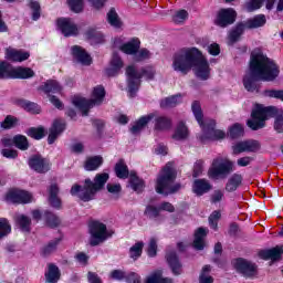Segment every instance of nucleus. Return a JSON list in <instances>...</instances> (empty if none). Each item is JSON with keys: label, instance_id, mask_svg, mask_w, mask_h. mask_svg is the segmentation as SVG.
Here are the masks:
<instances>
[{"label": "nucleus", "instance_id": "1", "mask_svg": "<svg viewBox=\"0 0 283 283\" xmlns=\"http://www.w3.org/2000/svg\"><path fill=\"white\" fill-rule=\"evenodd\" d=\"M280 76V67L262 51L254 50L250 60V73L243 77V85L247 92H260L256 81L271 82Z\"/></svg>", "mask_w": 283, "mask_h": 283}, {"label": "nucleus", "instance_id": "2", "mask_svg": "<svg viewBox=\"0 0 283 283\" xmlns=\"http://www.w3.org/2000/svg\"><path fill=\"white\" fill-rule=\"evenodd\" d=\"M275 117L274 129L277 134L283 133V111L275 106L264 107L263 105L256 104L251 113V119H248L247 125L253 132L262 129L266 125V119Z\"/></svg>", "mask_w": 283, "mask_h": 283}, {"label": "nucleus", "instance_id": "3", "mask_svg": "<svg viewBox=\"0 0 283 283\" xmlns=\"http://www.w3.org/2000/svg\"><path fill=\"white\" fill-rule=\"evenodd\" d=\"M107 180H109V175L107 172L97 174L94 181L85 179L83 187L74 185L71 188V195L76 196L80 200H83V202H90V200H94L96 193L105 187Z\"/></svg>", "mask_w": 283, "mask_h": 283}, {"label": "nucleus", "instance_id": "4", "mask_svg": "<svg viewBox=\"0 0 283 283\" xmlns=\"http://www.w3.org/2000/svg\"><path fill=\"white\" fill-rule=\"evenodd\" d=\"M191 109L197 123L202 129V134L199 136L201 143H207V140H222L224 138V132L216 129V120L205 119L202 122V108L199 102H193Z\"/></svg>", "mask_w": 283, "mask_h": 283}, {"label": "nucleus", "instance_id": "5", "mask_svg": "<svg viewBox=\"0 0 283 283\" xmlns=\"http://www.w3.org/2000/svg\"><path fill=\"white\" fill-rule=\"evenodd\" d=\"M176 181V168L172 163L166 164L157 177L156 191L164 196L169 193H176L182 189L180 184H174Z\"/></svg>", "mask_w": 283, "mask_h": 283}, {"label": "nucleus", "instance_id": "6", "mask_svg": "<svg viewBox=\"0 0 283 283\" xmlns=\"http://www.w3.org/2000/svg\"><path fill=\"white\" fill-rule=\"evenodd\" d=\"M198 56H200L198 48H184L177 51L172 56V70L180 74H189Z\"/></svg>", "mask_w": 283, "mask_h": 283}, {"label": "nucleus", "instance_id": "7", "mask_svg": "<svg viewBox=\"0 0 283 283\" xmlns=\"http://www.w3.org/2000/svg\"><path fill=\"white\" fill-rule=\"evenodd\" d=\"M103 101H105V87L98 85L93 88L91 99L85 97L75 96L73 97V105L82 112V116H87V113L92 107L96 105H102Z\"/></svg>", "mask_w": 283, "mask_h": 283}, {"label": "nucleus", "instance_id": "8", "mask_svg": "<svg viewBox=\"0 0 283 283\" xmlns=\"http://www.w3.org/2000/svg\"><path fill=\"white\" fill-rule=\"evenodd\" d=\"M126 76L128 81V93L132 98L136 96V92H138V87L140 86V78L145 76L148 81H151L154 76H156V70L154 67L148 66L140 72L136 71L134 65H129L126 67Z\"/></svg>", "mask_w": 283, "mask_h": 283}, {"label": "nucleus", "instance_id": "9", "mask_svg": "<svg viewBox=\"0 0 283 283\" xmlns=\"http://www.w3.org/2000/svg\"><path fill=\"white\" fill-rule=\"evenodd\" d=\"M90 231V244L91 247H98L103 244L107 238H112V233L107 231V226L99 221H93L88 226Z\"/></svg>", "mask_w": 283, "mask_h": 283}, {"label": "nucleus", "instance_id": "10", "mask_svg": "<svg viewBox=\"0 0 283 283\" xmlns=\"http://www.w3.org/2000/svg\"><path fill=\"white\" fill-rule=\"evenodd\" d=\"M233 166L231 163L222 157L213 159L211 167L208 170L209 178L218 180L220 178H227L231 174Z\"/></svg>", "mask_w": 283, "mask_h": 283}, {"label": "nucleus", "instance_id": "11", "mask_svg": "<svg viewBox=\"0 0 283 283\" xmlns=\"http://www.w3.org/2000/svg\"><path fill=\"white\" fill-rule=\"evenodd\" d=\"M192 70L197 78H200V81H208L211 76V67H209V62L205 55H202L201 51H199V56L193 62Z\"/></svg>", "mask_w": 283, "mask_h": 283}, {"label": "nucleus", "instance_id": "12", "mask_svg": "<svg viewBox=\"0 0 283 283\" xmlns=\"http://www.w3.org/2000/svg\"><path fill=\"white\" fill-rule=\"evenodd\" d=\"M114 48L124 52V54H129L135 56L136 52L140 50V40L134 38L130 41L123 43V39L116 38L114 40Z\"/></svg>", "mask_w": 283, "mask_h": 283}, {"label": "nucleus", "instance_id": "13", "mask_svg": "<svg viewBox=\"0 0 283 283\" xmlns=\"http://www.w3.org/2000/svg\"><path fill=\"white\" fill-rule=\"evenodd\" d=\"M235 17H238V13L235 12V10L231 8L221 9L218 12L214 23L216 25H219V28H227V25H231L235 23Z\"/></svg>", "mask_w": 283, "mask_h": 283}, {"label": "nucleus", "instance_id": "14", "mask_svg": "<svg viewBox=\"0 0 283 283\" xmlns=\"http://www.w3.org/2000/svg\"><path fill=\"white\" fill-rule=\"evenodd\" d=\"M57 29L64 36H76L78 34V27L70 18L57 19Z\"/></svg>", "mask_w": 283, "mask_h": 283}, {"label": "nucleus", "instance_id": "15", "mask_svg": "<svg viewBox=\"0 0 283 283\" xmlns=\"http://www.w3.org/2000/svg\"><path fill=\"white\" fill-rule=\"evenodd\" d=\"M259 149H260V142L253 140V139L239 142L232 146V151L235 156H238V154L255 153V151H259Z\"/></svg>", "mask_w": 283, "mask_h": 283}, {"label": "nucleus", "instance_id": "16", "mask_svg": "<svg viewBox=\"0 0 283 283\" xmlns=\"http://www.w3.org/2000/svg\"><path fill=\"white\" fill-rule=\"evenodd\" d=\"M234 268L245 277H253V275L258 274V265L244 259H237L234 262Z\"/></svg>", "mask_w": 283, "mask_h": 283}, {"label": "nucleus", "instance_id": "17", "mask_svg": "<svg viewBox=\"0 0 283 283\" xmlns=\"http://www.w3.org/2000/svg\"><path fill=\"white\" fill-rule=\"evenodd\" d=\"M7 200L13 205H28L32 202V193L25 190H11L7 195Z\"/></svg>", "mask_w": 283, "mask_h": 283}, {"label": "nucleus", "instance_id": "18", "mask_svg": "<svg viewBox=\"0 0 283 283\" xmlns=\"http://www.w3.org/2000/svg\"><path fill=\"white\" fill-rule=\"evenodd\" d=\"M29 167L38 174L50 171V163L41 156H33L29 159Z\"/></svg>", "mask_w": 283, "mask_h": 283}, {"label": "nucleus", "instance_id": "19", "mask_svg": "<svg viewBox=\"0 0 283 283\" xmlns=\"http://www.w3.org/2000/svg\"><path fill=\"white\" fill-rule=\"evenodd\" d=\"M65 120L55 119L49 130L48 143L53 145V143L65 132Z\"/></svg>", "mask_w": 283, "mask_h": 283}, {"label": "nucleus", "instance_id": "20", "mask_svg": "<svg viewBox=\"0 0 283 283\" xmlns=\"http://www.w3.org/2000/svg\"><path fill=\"white\" fill-rule=\"evenodd\" d=\"M123 67H125L123 59H120V55L117 53H114L111 59L109 66L105 70V74L106 76H116Z\"/></svg>", "mask_w": 283, "mask_h": 283}, {"label": "nucleus", "instance_id": "21", "mask_svg": "<svg viewBox=\"0 0 283 283\" xmlns=\"http://www.w3.org/2000/svg\"><path fill=\"white\" fill-rule=\"evenodd\" d=\"M71 52L77 63H81L82 65H92V56H90V54H87V52L80 45L72 46Z\"/></svg>", "mask_w": 283, "mask_h": 283}, {"label": "nucleus", "instance_id": "22", "mask_svg": "<svg viewBox=\"0 0 283 283\" xmlns=\"http://www.w3.org/2000/svg\"><path fill=\"white\" fill-rule=\"evenodd\" d=\"M283 254V245H276L275 248L269 250H262L259 252V256L261 260H272L275 262L282 258Z\"/></svg>", "mask_w": 283, "mask_h": 283}, {"label": "nucleus", "instance_id": "23", "mask_svg": "<svg viewBox=\"0 0 283 283\" xmlns=\"http://www.w3.org/2000/svg\"><path fill=\"white\" fill-rule=\"evenodd\" d=\"M6 59L15 63H22V61H28L30 59V53L9 48L6 50Z\"/></svg>", "mask_w": 283, "mask_h": 283}, {"label": "nucleus", "instance_id": "24", "mask_svg": "<svg viewBox=\"0 0 283 283\" xmlns=\"http://www.w3.org/2000/svg\"><path fill=\"white\" fill-rule=\"evenodd\" d=\"M97 10L105 6V0H88ZM73 12H83V0H67Z\"/></svg>", "mask_w": 283, "mask_h": 283}, {"label": "nucleus", "instance_id": "25", "mask_svg": "<svg viewBox=\"0 0 283 283\" xmlns=\"http://www.w3.org/2000/svg\"><path fill=\"white\" fill-rule=\"evenodd\" d=\"M34 71L28 67H12L9 69V78H32Z\"/></svg>", "mask_w": 283, "mask_h": 283}, {"label": "nucleus", "instance_id": "26", "mask_svg": "<svg viewBox=\"0 0 283 283\" xmlns=\"http://www.w3.org/2000/svg\"><path fill=\"white\" fill-rule=\"evenodd\" d=\"M211 189L212 186L207 179H197L193 181L192 191L196 196H205V193H209Z\"/></svg>", "mask_w": 283, "mask_h": 283}, {"label": "nucleus", "instance_id": "27", "mask_svg": "<svg viewBox=\"0 0 283 283\" xmlns=\"http://www.w3.org/2000/svg\"><path fill=\"white\" fill-rule=\"evenodd\" d=\"M44 275L45 282L57 283L61 280V270L54 263H50Z\"/></svg>", "mask_w": 283, "mask_h": 283}, {"label": "nucleus", "instance_id": "28", "mask_svg": "<svg viewBox=\"0 0 283 283\" xmlns=\"http://www.w3.org/2000/svg\"><path fill=\"white\" fill-rule=\"evenodd\" d=\"M166 260L174 275H180V273H182V265L180 264V261H178V256L176 255V252L167 253Z\"/></svg>", "mask_w": 283, "mask_h": 283}, {"label": "nucleus", "instance_id": "29", "mask_svg": "<svg viewBox=\"0 0 283 283\" xmlns=\"http://www.w3.org/2000/svg\"><path fill=\"white\" fill-rule=\"evenodd\" d=\"M155 115L154 114H149L146 116L140 117L130 128L132 134L136 135V134H140L142 130L145 129V127H147V124L150 120H154Z\"/></svg>", "mask_w": 283, "mask_h": 283}, {"label": "nucleus", "instance_id": "30", "mask_svg": "<svg viewBox=\"0 0 283 283\" xmlns=\"http://www.w3.org/2000/svg\"><path fill=\"white\" fill-rule=\"evenodd\" d=\"M171 118L163 115H158L155 117V130L156 132H167V129H171Z\"/></svg>", "mask_w": 283, "mask_h": 283}, {"label": "nucleus", "instance_id": "31", "mask_svg": "<svg viewBox=\"0 0 283 283\" xmlns=\"http://www.w3.org/2000/svg\"><path fill=\"white\" fill-rule=\"evenodd\" d=\"M207 233H209V230L205 228H199L195 232L193 247L197 251H202V249H205V238H207Z\"/></svg>", "mask_w": 283, "mask_h": 283}, {"label": "nucleus", "instance_id": "32", "mask_svg": "<svg viewBox=\"0 0 283 283\" xmlns=\"http://www.w3.org/2000/svg\"><path fill=\"white\" fill-rule=\"evenodd\" d=\"M49 202L55 209H61V199H59V186L56 184L51 185L49 188Z\"/></svg>", "mask_w": 283, "mask_h": 283}, {"label": "nucleus", "instance_id": "33", "mask_svg": "<svg viewBox=\"0 0 283 283\" xmlns=\"http://www.w3.org/2000/svg\"><path fill=\"white\" fill-rule=\"evenodd\" d=\"M182 103V95H175L170 97H166L160 102V107L163 109H171V107H176Z\"/></svg>", "mask_w": 283, "mask_h": 283}, {"label": "nucleus", "instance_id": "34", "mask_svg": "<svg viewBox=\"0 0 283 283\" xmlns=\"http://www.w3.org/2000/svg\"><path fill=\"white\" fill-rule=\"evenodd\" d=\"M266 23V17L264 14L255 15L254 18L249 19L245 24V28H249L250 30H253L255 28H262V25H265Z\"/></svg>", "mask_w": 283, "mask_h": 283}, {"label": "nucleus", "instance_id": "35", "mask_svg": "<svg viewBox=\"0 0 283 283\" xmlns=\"http://www.w3.org/2000/svg\"><path fill=\"white\" fill-rule=\"evenodd\" d=\"M107 22L112 28L120 29L123 28V20H120V17L116 12V9H111L107 13Z\"/></svg>", "mask_w": 283, "mask_h": 283}, {"label": "nucleus", "instance_id": "36", "mask_svg": "<svg viewBox=\"0 0 283 283\" xmlns=\"http://www.w3.org/2000/svg\"><path fill=\"white\" fill-rule=\"evenodd\" d=\"M174 140H187L189 138V129L185 125V123H179L172 135Z\"/></svg>", "mask_w": 283, "mask_h": 283}, {"label": "nucleus", "instance_id": "37", "mask_svg": "<svg viewBox=\"0 0 283 283\" xmlns=\"http://www.w3.org/2000/svg\"><path fill=\"white\" fill-rule=\"evenodd\" d=\"M146 283H174V281L163 277L161 271H155L146 277Z\"/></svg>", "mask_w": 283, "mask_h": 283}, {"label": "nucleus", "instance_id": "38", "mask_svg": "<svg viewBox=\"0 0 283 283\" xmlns=\"http://www.w3.org/2000/svg\"><path fill=\"white\" fill-rule=\"evenodd\" d=\"M43 92H45V94H59V92H61V90H63V87L61 86V84H59V82L54 81V80H49L43 86H42Z\"/></svg>", "mask_w": 283, "mask_h": 283}, {"label": "nucleus", "instance_id": "39", "mask_svg": "<svg viewBox=\"0 0 283 283\" xmlns=\"http://www.w3.org/2000/svg\"><path fill=\"white\" fill-rule=\"evenodd\" d=\"M102 165H103V157L95 156L86 159L84 167L86 171H96V169Z\"/></svg>", "mask_w": 283, "mask_h": 283}, {"label": "nucleus", "instance_id": "40", "mask_svg": "<svg viewBox=\"0 0 283 283\" xmlns=\"http://www.w3.org/2000/svg\"><path fill=\"white\" fill-rule=\"evenodd\" d=\"M15 103L19 107H22L27 112H32L33 114H39V112H41L36 103L25 99H18Z\"/></svg>", "mask_w": 283, "mask_h": 283}, {"label": "nucleus", "instance_id": "41", "mask_svg": "<svg viewBox=\"0 0 283 283\" xmlns=\"http://www.w3.org/2000/svg\"><path fill=\"white\" fill-rule=\"evenodd\" d=\"M242 185V175L234 174L226 185V191H235Z\"/></svg>", "mask_w": 283, "mask_h": 283}, {"label": "nucleus", "instance_id": "42", "mask_svg": "<svg viewBox=\"0 0 283 283\" xmlns=\"http://www.w3.org/2000/svg\"><path fill=\"white\" fill-rule=\"evenodd\" d=\"M13 145L21 151H27L30 148V143H28V137L23 135H15L13 137Z\"/></svg>", "mask_w": 283, "mask_h": 283}, {"label": "nucleus", "instance_id": "43", "mask_svg": "<svg viewBox=\"0 0 283 283\" xmlns=\"http://www.w3.org/2000/svg\"><path fill=\"white\" fill-rule=\"evenodd\" d=\"M144 247H145V243L143 241H138L134 245H132L129 249V258H132V260H135V261L138 260V258L143 255Z\"/></svg>", "mask_w": 283, "mask_h": 283}, {"label": "nucleus", "instance_id": "44", "mask_svg": "<svg viewBox=\"0 0 283 283\" xmlns=\"http://www.w3.org/2000/svg\"><path fill=\"white\" fill-rule=\"evenodd\" d=\"M115 174L117 178H129V169H127V165L124 160H119L115 166Z\"/></svg>", "mask_w": 283, "mask_h": 283}, {"label": "nucleus", "instance_id": "45", "mask_svg": "<svg viewBox=\"0 0 283 283\" xmlns=\"http://www.w3.org/2000/svg\"><path fill=\"white\" fill-rule=\"evenodd\" d=\"M59 242H61V239H54L50 241L46 245L42 248V251H41L42 255H44V258H48V255H52V253L56 251L59 247Z\"/></svg>", "mask_w": 283, "mask_h": 283}, {"label": "nucleus", "instance_id": "46", "mask_svg": "<svg viewBox=\"0 0 283 283\" xmlns=\"http://www.w3.org/2000/svg\"><path fill=\"white\" fill-rule=\"evenodd\" d=\"M130 186L137 193H140L145 189V181L136 176V174L130 172Z\"/></svg>", "mask_w": 283, "mask_h": 283}, {"label": "nucleus", "instance_id": "47", "mask_svg": "<svg viewBox=\"0 0 283 283\" xmlns=\"http://www.w3.org/2000/svg\"><path fill=\"white\" fill-rule=\"evenodd\" d=\"M86 36L92 40V43H105V35L94 29L88 30Z\"/></svg>", "mask_w": 283, "mask_h": 283}, {"label": "nucleus", "instance_id": "48", "mask_svg": "<svg viewBox=\"0 0 283 283\" xmlns=\"http://www.w3.org/2000/svg\"><path fill=\"white\" fill-rule=\"evenodd\" d=\"M228 136H230V138H240L241 136H244V126L239 123L232 125L229 129Z\"/></svg>", "mask_w": 283, "mask_h": 283}, {"label": "nucleus", "instance_id": "49", "mask_svg": "<svg viewBox=\"0 0 283 283\" xmlns=\"http://www.w3.org/2000/svg\"><path fill=\"white\" fill-rule=\"evenodd\" d=\"M133 59L136 63L147 61L151 59V52L147 49H138V51L134 54Z\"/></svg>", "mask_w": 283, "mask_h": 283}, {"label": "nucleus", "instance_id": "50", "mask_svg": "<svg viewBox=\"0 0 283 283\" xmlns=\"http://www.w3.org/2000/svg\"><path fill=\"white\" fill-rule=\"evenodd\" d=\"M209 273H211V265H205L199 276V283H213V279Z\"/></svg>", "mask_w": 283, "mask_h": 283}, {"label": "nucleus", "instance_id": "51", "mask_svg": "<svg viewBox=\"0 0 283 283\" xmlns=\"http://www.w3.org/2000/svg\"><path fill=\"white\" fill-rule=\"evenodd\" d=\"M30 138H34L35 140H41L45 136V129L43 127H31L27 132Z\"/></svg>", "mask_w": 283, "mask_h": 283}, {"label": "nucleus", "instance_id": "52", "mask_svg": "<svg viewBox=\"0 0 283 283\" xmlns=\"http://www.w3.org/2000/svg\"><path fill=\"white\" fill-rule=\"evenodd\" d=\"M263 3H264V0H249L244 4V10L247 12H255V10H260V8H262Z\"/></svg>", "mask_w": 283, "mask_h": 283}, {"label": "nucleus", "instance_id": "53", "mask_svg": "<svg viewBox=\"0 0 283 283\" xmlns=\"http://www.w3.org/2000/svg\"><path fill=\"white\" fill-rule=\"evenodd\" d=\"M244 24H238L229 34V39L232 43H235L240 36H242V33L244 32Z\"/></svg>", "mask_w": 283, "mask_h": 283}, {"label": "nucleus", "instance_id": "54", "mask_svg": "<svg viewBox=\"0 0 283 283\" xmlns=\"http://www.w3.org/2000/svg\"><path fill=\"white\" fill-rule=\"evenodd\" d=\"M19 119L14 116L8 115L3 122H1L2 129H12V127H17Z\"/></svg>", "mask_w": 283, "mask_h": 283}, {"label": "nucleus", "instance_id": "55", "mask_svg": "<svg viewBox=\"0 0 283 283\" xmlns=\"http://www.w3.org/2000/svg\"><path fill=\"white\" fill-rule=\"evenodd\" d=\"M15 222L19 224V227H20L23 231H30L31 221H30V218H28L27 216H24V214H19V216L15 218Z\"/></svg>", "mask_w": 283, "mask_h": 283}, {"label": "nucleus", "instance_id": "56", "mask_svg": "<svg viewBox=\"0 0 283 283\" xmlns=\"http://www.w3.org/2000/svg\"><path fill=\"white\" fill-rule=\"evenodd\" d=\"M12 231V227L8 222V219H0V240L1 238H6Z\"/></svg>", "mask_w": 283, "mask_h": 283}, {"label": "nucleus", "instance_id": "57", "mask_svg": "<svg viewBox=\"0 0 283 283\" xmlns=\"http://www.w3.org/2000/svg\"><path fill=\"white\" fill-rule=\"evenodd\" d=\"M220 218H222V214L218 210H214L209 217V224L214 231H218V222L220 221Z\"/></svg>", "mask_w": 283, "mask_h": 283}, {"label": "nucleus", "instance_id": "58", "mask_svg": "<svg viewBox=\"0 0 283 283\" xmlns=\"http://www.w3.org/2000/svg\"><path fill=\"white\" fill-rule=\"evenodd\" d=\"M30 8L32 10V19H33V21H38V19L41 18V4H39L34 0H31Z\"/></svg>", "mask_w": 283, "mask_h": 283}, {"label": "nucleus", "instance_id": "59", "mask_svg": "<svg viewBox=\"0 0 283 283\" xmlns=\"http://www.w3.org/2000/svg\"><path fill=\"white\" fill-rule=\"evenodd\" d=\"M186 19H189V13L187 12V10L182 9L175 13L172 21H174V23L180 24Z\"/></svg>", "mask_w": 283, "mask_h": 283}, {"label": "nucleus", "instance_id": "60", "mask_svg": "<svg viewBox=\"0 0 283 283\" xmlns=\"http://www.w3.org/2000/svg\"><path fill=\"white\" fill-rule=\"evenodd\" d=\"M46 222L49 227L54 229V227H59V224H61V219L52 212H46Z\"/></svg>", "mask_w": 283, "mask_h": 283}, {"label": "nucleus", "instance_id": "61", "mask_svg": "<svg viewBox=\"0 0 283 283\" xmlns=\"http://www.w3.org/2000/svg\"><path fill=\"white\" fill-rule=\"evenodd\" d=\"M144 213L150 219L158 218V216H160V207L147 206Z\"/></svg>", "mask_w": 283, "mask_h": 283}, {"label": "nucleus", "instance_id": "62", "mask_svg": "<svg viewBox=\"0 0 283 283\" xmlns=\"http://www.w3.org/2000/svg\"><path fill=\"white\" fill-rule=\"evenodd\" d=\"M10 78V64L8 62H0V80Z\"/></svg>", "mask_w": 283, "mask_h": 283}, {"label": "nucleus", "instance_id": "63", "mask_svg": "<svg viewBox=\"0 0 283 283\" xmlns=\"http://www.w3.org/2000/svg\"><path fill=\"white\" fill-rule=\"evenodd\" d=\"M265 96H269L270 98H279L280 101H283V90H269L265 91Z\"/></svg>", "mask_w": 283, "mask_h": 283}, {"label": "nucleus", "instance_id": "64", "mask_svg": "<svg viewBox=\"0 0 283 283\" xmlns=\"http://www.w3.org/2000/svg\"><path fill=\"white\" fill-rule=\"evenodd\" d=\"M126 283H140V275L136 272H128L126 274Z\"/></svg>", "mask_w": 283, "mask_h": 283}]
</instances>
